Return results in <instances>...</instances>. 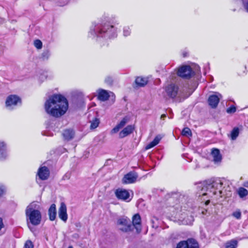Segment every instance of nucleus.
I'll return each mask as SVG.
<instances>
[{
  "label": "nucleus",
  "mask_w": 248,
  "mask_h": 248,
  "mask_svg": "<svg viewBox=\"0 0 248 248\" xmlns=\"http://www.w3.org/2000/svg\"><path fill=\"white\" fill-rule=\"evenodd\" d=\"M114 96V95L113 93L110 92L109 93L108 91L103 89H100L98 91V99L102 101H105L107 100L109 97Z\"/></svg>",
  "instance_id": "obj_12"
},
{
  "label": "nucleus",
  "mask_w": 248,
  "mask_h": 248,
  "mask_svg": "<svg viewBox=\"0 0 248 248\" xmlns=\"http://www.w3.org/2000/svg\"><path fill=\"white\" fill-rule=\"evenodd\" d=\"M68 248H73L72 246H69Z\"/></svg>",
  "instance_id": "obj_46"
},
{
  "label": "nucleus",
  "mask_w": 248,
  "mask_h": 248,
  "mask_svg": "<svg viewBox=\"0 0 248 248\" xmlns=\"http://www.w3.org/2000/svg\"><path fill=\"white\" fill-rule=\"evenodd\" d=\"M59 217L63 221L66 222L67 219V208L66 205L63 203H61L60 207L58 211Z\"/></svg>",
  "instance_id": "obj_14"
},
{
  "label": "nucleus",
  "mask_w": 248,
  "mask_h": 248,
  "mask_svg": "<svg viewBox=\"0 0 248 248\" xmlns=\"http://www.w3.org/2000/svg\"><path fill=\"white\" fill-rule=\"evenodd\" d=\"M68 108L66 99L60 94H54L47 100L45 104L46 112L55 117L65 113Z\"/></svg>",
  "instance_id": "obj_1"
},
{
  "label": "nucleus",
  "mask_w": 248,
  "mask_h": 248,
  "mask_svg": "<svg viewBox=\"0 0 248 248\" xmlns=\"http://www.w3.org/2000/svg\"><path fill=\"white\" fill-rule=\"evenodd\" d=\"M236 108L233 106H232L227 108V112L228 113H234L236 111Z\"/></svg>",
  "instance_id": "obj_33"
},
{
  "label": "nucleus",
  "mask_w": 248,
  "mask_h": 248,
  "mask_svg": "<svg viewBox=\"0 0 248 248\" xmlns=\"http://www.w3.org/2000/svg\"><path fill=\"white\" fill-rule=\"evenodd\" d=\"M211 155L213 157V161L215 163H219L221 161L222 156L218 149H213Z\"/></svg>",
  "instance_id": "obj_19"
},
{
  "label": "nucleus",
  "mask_w": 248,
  "mask_h": 248,
  "mask_svg": "<svg viewBox=\"0 0 248 248\" xmlns=\"http://www.w3.org/2000/svg\"><path fill=\"white\" fill-rule=\"evenodd\" d=\"M161 139V137L160 135H157L155 137L154 140L152 141L155 145H156Z\"/></svg>",
  "instance_id": "obj_35"
},
{
  "label": "nucleus",
  "mask_w": 248,
  "mask_h": 248,
  "mask_svg": "<svg viewBox=\"0 0 248 248\" xmlns=\"http://www.w3.org/2000/svg\"><path fill=\"white\" fill-rule=\"evenodd\" d=\"M178 76L184 78H190L192 74V71L189 66L184 65L180 67L177 72Z\"/></svg>",
  "instance_id": "obj_7"
},
{
  "label": "nucleus",
  "mask_w": 248,
  "mask_h": 248,
  "mask_svg": "<svg viewBox=\"0 0 248 248\" xmlns=\"http://www.w3.org/2000/svg\"><path fill=\"white\" fill-rule=\"evenodd\" d=\"M131 30L129 27H125L124 28L123 34L124 36H127L130 34Z\"/></svg>",
  "instance_id": "obj_31"
},
{
  "label": "nucleus",
  "mask_w": 248,
  "mask_h": 248,
  "mask_svg": "<svg viewBox=\"0 0 248 248\" xmlns=\"http://www.w3.org/2000/svg\"><path fill=\"white\" fill-rule=\"evenodd\" d=\"M117 224L120 226H125V228H119L123 232H127L131 230L132 225L129 224L125 218L119 219L117 221Z\"/></svg>",
  "instance_id": "obj_15"
},
{
  "label": "nucleus",
  "mask_w": 248,
  "mask_h": 248,
  "mask_svg": "<svg viewBox=\"0 0 248 248\" xmlns=\"http://www.w3.org/2000/svg\"><path fill=\"white\" fill-rule=\"evenodd\" d=\"M179 92L178 86L173 83L169 84L165 88V95L170 98H175Z\"/></svg>",
  "instance_id": "obj_5"
},
{
  "label": "nucleus",
  "mask_w": 248,
  "mask_h": 248,
  "mask_svg": "<svg viewBox=\"0 0 248 248\" xmlns=\"http://www.w3.org/2000/svg\"><path fill=\"white\" fill-rule=\"evenodd\" d=\"M193 221V218L192 216L189 217L188 219H184L183 220L182 223L184 225H191Z\"/></svg>",
  "instance_id": "obj_29"
},
{
  "label": "nucleus",
  "mask_w": 248,
  "mask_h": 248,
  "mask_svg": "<svg viewBox=\"0 0 248 248\" xmlns=\"http://www.w3.org/2000/svg\"><path fill=\"white\" fill-rule=\"evenodd\" d=\"M238 245V242L235 239H232L227 241L225 243L226 248H236Z\"/></svg>",
  "instance_id": "obj_24"
},
{
  "label": "nucleus",
  "mask_w": 248,
  "mask_h": 248,
  "mask_svg": "<svg viewBox=\"0 0 248 248\" xmlns=\"http://www.w3.org/2000/svg\"><path fill=\"white\" fill-rule=\"evenodd\" d=\"M112 78L110 77H108L105 79V82L108 84H111L112 83Z\"/></svg>",
  "instance_id": "obj_39"
},
{
  "label": "nucleus",
  "mask_w": 248,
  "mask_h": 248,
  "mask_svg": "<svg viewBox=\"0 0 248 248\" xmlns=\"http://www.w3.org/2000/svg\"><path fill=\"white\" fill-rule=\"evenodd\" d=\"M3 227H4V224L3 223L2 219L1 217H0V231Z\"/></svg>",
  "instance_id": "obj_40"
},
{
  "label": "nucleus",
  "mask_w": 248,
  "mask_h": 248,
  "mask_svg": "<svg viewBox=\"0 0 248 248\" xmlns=\"http://www.w3.org/2000/svg\"><path fill=\"white\" fill-rule=\"evenodd\" d=\"M42 56L44 59H47L50 56V53L48 51H45L43 53Z\"/></svg>",
  "instance_id": "obj_36"
},
{
  "label": "nucleus",
  "mask_w": 248,
  "mask_h": 248,
  "mask_svg": "<svg viewBox=\"0 0 248 248\" xmlns=\"http://www.w3.org/2000/svg\"><path fill=\"white\" fill-rule=\"evenodd\" d=\"M62 135L65 140H69L74 138L75 133L72 129H66L63 131Z\"/></svg>",
  "instance_id": "obj_21"
},
{
  "label": "nucleus",
  "mask_w": 248,
  "mask_h": 248,
  "mask_svg": "<svg viewBox=\"0 0 248 248\" xmlns=\"http://www.w3.org/2000/svg\"><path fill=\"white\" fill-rule=\"evenodd\" d=\"M182 134L183 136H186V137L191 136V131L189 128L185 127L182 130Z\"/></svg>",
  "instance_id": "obj_27"
},
{
  "label": "nucleus",
  "mask_w": 248,
  "mask_h": 248,
  "mask_svg": "<svg viewBox=\"0 0 248 248\" xmlns=\"http://www.w3.org/2000/svg\"><path fill=\"white\" fill-rule=\"evenodd\" d=\"M6 146L3 142H0V160L6 157Z\"/></svg>",
  "instance_id": "obj_22"
},
{
  "label": "nucleus",
  "mask_w": 248,
  "mask_h": 248,
  "mask_svg": "<svg viewBox=\"0 0 248 248\" xmlns=\"http://www.w3.org/2000/svg\"><path fill=\"white\" fill-rule=\"evenodd\" d=\"M25 248H33V245L31 241L28 240L25 244Z\"/></svg>",
  "instance_id": "obj_34"
},
{
  "label": "nucleus",
  "mask_w": 248,
  "mask_h": 248,
  "mask_svg": "<svg viewBox=\"0 0 248 248\" xmlns=\"http://www.w3.org/2000/svg\"><path fill=\"white\" fill-rule=\"evenodd\" d=\"M115 195L119 200L128 202L130 201V200H128L130 197V194L129 192L125 189H117L115 191Z\"/></svg>",
  "instance_id": "obj_8"
},
{
  "label": "nucleus",
  "mask_w": 248,
  "mask_h": 248,
  "mask_svg": "<svg viewBox=\"0 0 248 248\" xmlns=\"http://www.w3.org/2000/svg\"><path fill=\"white\" fill-rule=\"evenodd\" d=\"M48 215L50 220L53 221L55 219L56 216V207L55 204H52L49 208Z\"/></svg>",
  "instance_id": "obj_20"
},
{
  "label": "nucleus",
  "mask_w": 248,
  "mask_h": 248,
  "mask_svg": "<svg viewBox=\"0 0 248 248\" xmlns=\"http://www.w3.org/2000/svg\"><path fill=\"white\" fill-rule=\"evenodd\" d=\"M232 216L237 219H239L241 217V213L239 210L234 212L232 213Z\"/></svg>",
  "instance_id": "obj_32"
},
{
  "label": "nucleus",
  "mask_w": 248,
  "mask_h": 248,
  "mask_svg": "<svg viewBox=\"0 0 248 248\" xmlns=\"http://www.w3.org/2000/svg\"><path fill=\"white\" fill-rule=\"evenodd\" d=\"M238 193L240 197L243 198L248 194V191L243 187H240L238 190Z\"/></svg>",
  "instance_id": "obj_26"
},
{
  "label": "nucleus",
  "mask_w": 248,
  "mask_h": 248,
  "mask_svg": "<svg viewBox=\"0 0 248 248\" xmlns=\"http://www.w3.org/2000/svg\"><path fill=\"white\" fill-rule=\"evenodd\" d=\"M222 185L223 183L219 179H211L205 182L202 189V195H208L209 197L215 195L221 197L220 188Z\"/></svg>",
  "instance_id": "obj_2"
},
{
  "label": "nucleus",
  "mask_w": 248,
  "mask_h": 248,
  "mask_svg": "<svg viewBox=\"0 0 248 248\" xmlns=\"http://www.w3.org/2000/svg\"><path fill=\"white\" fill-rule=\"evenodd\" d=\"M37 174L41 180H45L49 176V170L46 167H42L39 169Z\"/></svg>",
  "instance_id": "obj_13"
},
{
  "label": "nucleus",
  "mask_w": 248,
  "mask_h": 248,
  "mask_svg": "<svg viewBox=\"0 0 248 248\" xmlns=\"http://www.w3.org/2000/svg\"><path fill=\"white\" fill-rule=\"evenodd\" d=\"M119 228H125L124 226H119Z\"/></svg>",
  "instance_id": "obj_45"
},
{
  "label": "nucleus",
  "mask_w": 248,
  "mask_h": 248,
  "mask_svg": "<svg viewBox=\"0 0 248 248\" xmlns=\"http://www.w3.org/2000/svg\"><path fill=\"white\" fill-rule=\"evenodd\" d=\"M166 117V115L165 114H162L161 116V119H163Z\"/></svg>",
  "instance_id": "obj_43"
},
{
  "label": "nucleus",
  "mask_w": 248,
  "mask_h": 248,
  "mask_svg": "<svg viewBox=\"0 0 248 248\" xmlns=\"http://www.w3.org/2000/svg\"><path fill=\"white\" fill-rule=\"evenodd\" d=\"M135 82L138 86L143 87L147 84L148 79L145 78L138 77L136 79Z\"/></svg>",
  "instance_id": "obj_23"
},
{
  "label": "nucleus",
  "mask_w": 248,
  "mask_h": 248,
  "mask_svg": "<svg viewBox=\"0 0 248 248\" xmlns=\"http://www.w3.org/2000/svg\"><path fill=\"white\" fill-rule=\"evenodd\" d=\"M5 191L4 186L2 185H0V197L2 196Z\"/></svg>",
  "instance_id": "obj_38"
},
{
  "label": "nucleus",
  "mask_w": 248,
  "mask_h": 248,
  "mask_svg": "<svg viewBox=\"0 0 248 248\" xmlns=\"http://www.w3.org/2000/svg\"><path fill=\"white\" fill-rule=\"evenodd\" d=\"M135 129V126L134 125H128L124 127L120 132L119 133V138H124L130 134H132Z\"/></svg>",
  "instance_id": "obj_16"
},
{
  "label": "nucleus",
  "mask_w": 248,
  "mask_h": 248,
  "mask_svg": "<svg viewBox=\"0 0 248 248\" xmlns=\"http://www.w3.org/2000/svg\"><path fill=\"white\" fill-rule=\"evenodd\" d=\"M90 33L98 37L112 38L115 36L116 30L113 25L102 22L99 24H93Z\"/></svg>",
  "instance_id": "obj_3"
},
{
  "label": "nucleus",
  "mask_w": 248,
  "mask_h": 248,
  "mask_svg": "<svg viewBox=\"0 0 248 248\" xmlns=\"http://www.w3.org/2000/svg\"><path fill=\"white\" fill-rule=\"evenodd\" d=\"M222 95L219 93H216L215 94H212L209 97L208 101L209 105L212 108H215L217 107L220 98Z\"/></svg>",
  "instance_id": "obj_10"
},
{
  "label": "nucleus",
  "mask_w": 248,
  "mask_h": 248,
  "mask_svg": "<svg viewBox=\"0 0 248 248\" xmlns=\"http://www.w3.org/2000/svg\"><path fill=\"white\" fill-rule=\"evenodd\" d=\"M138 177V174L134 172H130L125 174L123 178V184H131L135 183Z\"/></svg>",
  "instance_id": "obj_9"
},
{
  "label": "nucleus",
  "mask_w": 248,
  "mask_h": 248,
  "mask_svg": "<svg viewBox=\"0 0 248 248\" xmlns=\"http://www.w3.org/2000/svg\"><path fill=\"white\" fill-rule=\"evenodd\" d=\"M128 121L127 117H125L111 131V134L116 133L124 127Z\"/></svg>",
  "instance_id": "obj_18"
},
{
  "label": "nucleus",
  "mask_w": 248,
  "mask_h": 248,
  "mask_svg": "<svg viewBox=\"0 0 248 248\" xmlns=\"http://www.w3.org/2000/svg\"><path fill=\"white\" fill-rule=\"evenodd\" d=\"M99 124V120L97 119H95L94 120H93L91 124V128L92 129H94L96 128Z\"/></svg>",
  "instance_id": "obj_28"
},
{
  "label": "nucleus",
  "mask_w": 248,
  "mask_h": 248,
  "mask_svg": "<svg viewBox=\"0 0 248 248\" xmlns=\"http://www.w3.org/2000/svg\"><path fill=\"white\" fill-rule=\"evenodd\" d=\"M239 134V129L235 127L233 128L230 134V138L232 140H235L238 136Z\"/></svg>",
  "instance_id": "obj_25"
},
{
  "label": "nucleus",
  "mask_w": 248,
  "mask_h": 248,
  "mask_svg": "<svg viewBox=\"0 0 248 248\" xmlns=\"http://www.w3.org/2000/svg\"><path fill=\"white\" fill-rule=\"evenodd\" d=\"M34 45L37 49H41L42 47V43L38 39L34 41Z\"/></svg>",
  "instance_id": "obj_30"
},
{
  "label": "nucleus",
  "mask_w": 248,
  "mask_h": 248,
  "mask_svg": "<svg viewBox=\"0 0 248 248\" xmlns=\"http://www.w3.org/2000/svg\"><path fill=\"white\" fill-rule=\"evenodd\" d=\"M155 146V143H154V142L152 141L146 146L145 149L148 150L151 148L154 147Z\"/></svg>",
  "instance_id": "obj_37"
},
{
  "label": "nucleus",
  "mask_w": 248,
  "mask_h": 248,
  "mask_svg": "<svg viewBox=\"0 0 248 248\" xmlns=\"http://www.w3.org/2000/svg\"><path fill=\"white\" fill-rule=\"evenodd\" d=\"M244 186L246 187H248V182H245Z\"/></svg>",
  "instance_id": "obj_42"
},
{
  "label": "nucleus",
  "mask_w": 248,
  "mask_h": 248,
  "mask_svg": "<svg viewBox=\"0 0 248 248\" xmlns=\"http://www.w3.org/2000/svg\"><path fill=\"white\" fill-rule=\"evenodd\" d=\"M210 202V201L209 200H207V201H206L205 202V204L207 205V204H208Z\"/></svg>",
  "instance_id": "obj_44"
},
{
  "label": "nucleus",
  "mask_w": 248,
  "mask_h": 248,
  "mask_svg": "<svg viewBox=\"0 0 248 248\" xmlns=\"http://www.w3.org/2000/svg\"><path fill=\"white\" fill-rule=\"evenodd\" d=\"M35 203L32 202L29 205L26 209L27 221L33 225L37 226L40 224L42 215L40 211L35 209Z\"/></svg>",
  "instance_id": "obj_4"
},
{
  "label": "nucleus",
  "mask_w": 248,
  "mask_h": 248,
  "mask_svg": "<svg viewBox=\"0 0 248 248\" xmlns=\"http://www.w3.org/2000/svg\"><path fill=\"white\" fill-rule=\"evenodd\" d=\"M245 8H246L247 12H248V2L247 3V4H246Z\"/></svg>",
  "instance_id": "obj_41"
},
{
  "label": "nucleus",
  "mask_w": 248,
  "mask_h": 248,
  "mask_svg": "<svg viewBox=\"0 0 248 248\" xmlns=\"http://www.w3.org/2000/svg\"><path fill=\"white\" fill-rule=\"evenodd\" d=\"M132 224L138 233L141 232V218L139 214H135L132 217Z\"/></svg>",
  "instance_id": "obj_17"
},
{
  "label": "nucleus",
  "mask_w": 248,
  "mask_h": 248,
  "mask_svg": "<svg viewBox=\"0 0 248 248\" xmlns=\"http://www.w3.org/2000/svg\"><path fill=\"white\" fill-rule=\"evenodd\" d=\"M176 248H199V245L196 240L191 238L180 241L177 244Z\"/></svg>",
  "instance_id": "obj_6"
},
{
  "label": "nucleus",
  "mask_w": 248,
  "mask_h": 248,
  "mask_svg": "<svg viewBox=\"0 0 248 248\" xmlns=\"http://www.w3.org/2000/svg\"><path fill=\"white\" fill-rule=\"evenodd\" d=\"M21 100L20 98L16 95H9L6 101V105L7 107H11L16 106L18 103H20Z\"/></svg>",
  "instance_id": "obj_11"
}]
</instances>
